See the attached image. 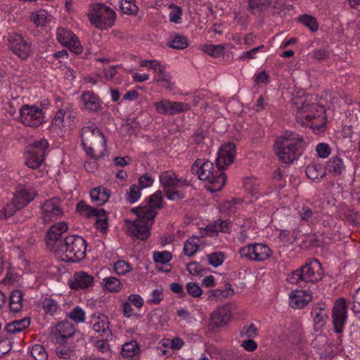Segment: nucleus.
Segmentation results:
<instances>
[{"label": "nucleus", "mask_w": 360, "mask_h": 360, "mask_svg": "<svg viewBox=\"0 0 360 360\" xmlns=\"http://www.w3.org/2000/svg\"><path fill=\"white\" fill-rule=\"evenodd\" d=\"M49 144L44 139H40L29 144L25 152V163L30 168L37 169L43 162L46 150Z\"/></svg>", "instance_id": "obj_10"}, {"label": "nucleus", "mask_w": 360, "mask_h": 360, "mask_svg": "<svg viewBox=\"0 0 360 360\" xmlns=\"http://www.w3.org/2000/svg\"><path fill=\"white\" fill-rule=\"evenodd\" d=\"M82 145L86 153L94 158L102 156L106 150V139L94 124H90L82 131Z\"/></svg>", "instance_id": "obj_4"}, {"label": "nucleus", "mask_w": 360, "mask_h": 360, "mask_svg": "<svg viewBox=\"0 0 360 360\" xmlns=\"http://www.w3.org/2000/svg\"><path fill=\"white\" fill-rule=\"evenodd\" d=\"M51 18L50 13L44 9H40L31 15V20L37 26H44Z\"/></svg>", "instance_id": "obj_34"}, {"label": "nucleus", "mask_w": 360, "mask_h": 360, "mask_svg": "<svg viewBox=\"0 0 360 360\" xmlns=\"http://www.w3.org/2000/svg\"><path fill=\"white\" fill-rule=\"evenodd\" d=\"M345 168L342 160L338 156L332 157L326 164V169L333 175L342 174L345 171Z\"/></svg>", "instance_id": "obj_28"}, {"label": "nucleus", "mask_w": 360, "mask_h": 360, "mask_svg": "<svg viewBox=\"0 0 360 360\" xmlns=\"http://www.w3.org/2000/svg\"><path fill=\"white\" fill-rule=\"evenodd\" d=\"M68 226L65 221H60L52 225L47 232L46 240L50 246H54L56 243H63L60 238L62 234L68 231Z\"/></svg>", "instance_id": "obj_25"}, {"label": "nucleus", "mask_w": 360, "mask_h": 360, "mask_svg": "<svg viewBox=\"0 0 360 360\" xmlns=\"http://www.w3.org/2000/svg\"><path fill=\"white\" fill-rule=\"evenodd\" d=\"M175 239V235L173 233H168L160 238L159 243L162 247H165L167 244H170Z\"/></svg>", "instance_id": "obj_63"}, {"label": "nucleus", "mask_w": 360, "mask_h": 360, "mask_svg": "<svg viewBox=\"0 0 360 360\" xmlns=\"http://www.w3.org/2000/svg\"><path fill=\"white\" fill-rule=\"evenodd\" d=\"M56 38L59 43L69 48V49L76 54L81 53L82 47L78 38L72 32L65 28H58L56 32Z\"/></svg>", "instance_id": "obj_16"}, {"label": "nucleus", "mask_w": 360, "mask_h": 360, "mask_svg": "<svg viewBox=\"0 0 360 360\" xmlns=\"http://www.w3.org/2000/svg\"><path fill=\"white\" fill-rule=\"evenodd\" d=\"M165 67L159 63V83L167 90L172 91L174 86V82L172 81L171 75L165 70Z\"/></svg>", "instance_id": "obj_33"}, {"label": "nucleus", "mask_w": 360, "mask_h": 360, "mask_svg": "<svg viewBox=\"0 0 360 360\" xmlns=\"http://www.w3.org/2000/svg\"><path fill=\"white\" fill-rule=\"evenodd\" d=\"M9 307L13 311H19L22 307V294L21 291L15 290L11 292L9 300Z\"/></svg>", "instance_id": "obj_35"}, {"label": "nucleus", "mask_w": 360, "mask_h": 360, "mask_svg": "<svg viewBox=\"0 0 360 360\" xmlns=\"http://www.w3.org/2000/svg\"><path fill=\"white\" fill-rule=\"evenodd\" d=\"M304 148L303 137L291 131H285L274 143L276 153L282 162L288 165L297 160Z\"/></svg>", "instance_id": "obj_3"}, {"label": "nucleus", "mask_w": 360, "mask_h": 360, "mask_svg": "<svg viewBox=\"0 0 360 360\" xmlns=\"http://www.w3.org/2000/svg\"><path fill=\"white\" fill-rule=\"evenodd\" d=\"M113 269L117 275L124 276L131 271V266L124 260H118L114 264Z\"/></svg>", "instance_id": "obj_49"}, {"label": "nucleus", "mask_w": 360, "mask_h": 360, "mask_svg": "<svg viewBox=\"0 0 360 360\" xmlns=\"http://www.w3.org/2000/svg\"><path fill=\"white\" fill-rule=\"evenodd\" d=\"M234 291L229 285L225 289L210 290L208 292L209 297H214L217 299L227 298L233 295Z\"/></svg>", "instance_id": "obj_45"}, {"label": "nucleus", "mask_w": 360, "mask_h": 360, "mask_svg": "<svg viewBox=\"0 0 360 360\" xmlns=\"http://www.w3.org/2000/svg\"><path fill=\"white\" fill-rule=\"evenodd\" d=\"M37 195L36 186L32 184H25L18 185L13 198L19 207H25Z\"/></svg>", "instance_id": "obj_15"}, {"label": "nucleus", "mask_w": 360, "mask_h": 360, "mask_svg": "<svg viewBox=\"0 0 360 360\" xmlns=\"http://www.w3.org/2000/svg\"><path fill=\"white\" fill-rule=\"evenodd\" d=\"M326 109L323 105L316 103H304L298 108L296 117L297 120L304 123V120L306 121H311L314 120L321 119V123H316L312 122L310 127L316 134L323 132L326 129V116L324 115Z\"/></svg>", "instance_id": "obj_6"}, {"label": "nucleus", "mask_w": 360, "mask_h": 360, "mask_svg": "<svg viewBox=\"0 0 360 360\" xmlns=\"http://www.w3.org/2000/svg\"><path fill=\"white\" fill-rule=\"evenodd\" d=\"M241 257L252 262H263L272 255L271 248L263 243H251L239 249Z\"/></svg>", "instance_id": "obj_12"}, {"label": "nucleus", "mask_w": 360, "mask_h": 360, "mask_svg": "<svg viewBox=\"0 0 360 360\" xmlns=\"http://www.w3.org/2000/svg\"><path fill=\"white\" fill-rule=\"evenodd\" d=\"M207 259L208 263L210 265L217 267L223 263L224 260V255L222 252H214L207 255Z\"/></svg>", "instance_id": "obj_53"}, {"label": "nucleus", "mask_w": 360, "mask_h": 360, "mask_svg": "<svg viewBox=\"0 0 360 360\" xmlns=\"http://www.w3.org/2000/svg\"><path fill=\"white\" fill-rule=\"evenodd\" d=\"M167 44L172 49L181 50L188 47V41L185 36L179 33H174L171 36V40Z\"/></svg>", "instance_id": "obj_31"}, {"label": "nucleus", "mask_w": 360, "mask_h": 360, "mask_svg": "<svg viewBox=\"0 0 360 360\" xmlns=\"http://www.w3.org/2000/svg\"><path fill=\"white\" fill-rule=\"evenodd\" d=\"M127 302L134 305L135 307L140 309L143 305V298L138 294H132L128 297Z\"/></svg>", "instance_id": "obj_59"}, {"label": "nucleus", "mask_w": 360, "mask_h": 360, "mask_svg": "<svg viewBox=\"0 0 360 360\" xmlns=\"http://www.w3.org/2000/svg\"><path fill=\"white\" fill-rule=\"evenodd\" d=\"M323 276V271L321 263L316 259L307 262L300 268L294 270L287 277V281L291 284L303 287V283H315L321 281Z\"/></svg>", "instance_id": "obj_5"}, {"label": "nucleus", "mask_w": 360, "mask_h": 360, "mask_svg": "<svg viewBox=\"0 0 360 360\" xmlns=\"http://www.w3.org/2000/svg\"><path fill=\"white\" fill-rule=\"evenodd\" d=\"M236 155V146L233 143H227L223 145L217 155L215 170L214 164L205 159H197L191 166L192 174L198 175L202 181H207L210 186L207 189L212 192L221 191L226 182L224 169L234 160Z\"/></svg>", "instance_id": "obj_1"}, {"label": "nucleus", "mask_w": 360, "mask_h": 360, "mask_svg": "<svg viewBox=\"0 0 360 360\" xmlns=\"http://www.w3.org/2000/svg\"><path fill=\"white\" fill-rule=\"evenodd\" d=\"M75 333L73 325L68 321H63L56 325L51 330V338L57 343H64Z\"/></svg>", "instance_id": "obj_19"}, {"label": "nucleus", "mask_w": 360, "mask_h": 360, "mask_svg": "<svg viewBox=\"0 0 360 360\" xmlns=\"http://www.w3.org/2000/svg\"><path fill=\"white\" fill-rule=\"evenodd\" d=\"M159 181L162 187V192L167 199L179 200L184 198V195L180 191V188L188 184L186 180L177 179L173 171L168 170L162 172L159 175Z\"/></svg>", "instance_id": "obj_9"}, {"label": "nucleus", "mask_w": 360, "mask_h": 360, "mask_svg": "<svg viewBox=\"0 0 360 360\" xmlns=\"http://www.w3.org/2000/svg\"><path fill=\"white\" fill-rule=\"evenodd\" d=\"M86 247V241L81 236H67L59 248L60 259L68 262H79L85 256Z\"/></svg>", "instance_id": "obj_7"}, {"label": "nucleus", "mask_w": 360, "mask_h": 360, "mask_svg": "<svg viewBox=\"0 0 360 360\" xmlns=\"http://www.w3.org/2000/svg\"><path fill=\"white\" fill-rule=\"evenodd\" d=\"M77 210L79 213L86 217H96L97 216H103L104 214L103 209L93 208L85 203L80 202L77 204Z\"/></svg>", "instance_id": "obj_32"}, {"label": "nucleus", "mask_w": 360, "mask_h": 360, "mask_svg": "<svg viewBox=\"0 0 360 360\" xmlns=\"http://www.w3.org/2000/svg\"><path fill=\"white\" fill-rule=\"evenodd\" d=\"M314 321V329L321 333L328 320L329 309L324 303H318L314 305L311 312Z\"/></svg>", "instance_id": "obj_18"}, {"label": "nucleus", "mask_w": 360, "mask_h": 360, "mask_svg": "<svg viewBox=\"0 0 360 360\" xmlns=\"http://www.w3.org/2000/svg\"><path fill=\"white\" fill-rule=\"evenodd\" d=\"M20 120L26 126L37 127L44 121V112L38 106L24 105L20 108Z\"/></svg>", "instance_id": "obj_13"}, {"label": "nucleus", "mask_w": 360, "mask_h": 360, "mask_svg": "<svg viewBox=\"0 0 360 360\" xmlns=\"http://www.w3.org/2000/svg\"><path fill=\"white\" fill-rule=\"evenodd\" d=\"M103 284L105 289L110 292H120L123 286L120 280L114 276L105 278L103 279Z\"/></svg>", "instance_id": "obj_37"}, {"label": "nucleus", "mask_w": 360, "mask_h": 360, "mask_svg": "<svg viewBox=\"0 0 360 360\" xmlns=\"http://www.w3.org/2000/svg\"><path fill=\"white\" fill-rule=\"evenodd\" d=\"M141 190L137 184H132L125 193V200L129 204L136 202L141 196Z\"/></svg>", "instance_id": "obj_36"}, {"label": "nucleus", "mask_w": 360, "mask_h": 360, "mask_svg": "<svg viewBox=\"0 0 360 360\" xmlns=\"http://www.w3.org/2000/svg\"><path fill=\"white\" fill-rule=\"evenodd\" d=\"M154 181V177L151 176L149 174H145L139 177L138 186L141 189H143L152 186Z\"/></svg>", "instance_id": "obj_56"}, {"label": "nucleus", "mask_w": 360, "mask_h": 360, "mask_svg": "<svg viewBox=\"0 0 360 360\" xmlns=\"http://www.w3.org/2000/svg\"><path fill=\"white\" fill-rule=\"evenodd\" d=\"M316 151L319 158H326L330 153V148L327 143H320L316 147Z\"/></svg>", "instance_id": "obj_57"}, {"label": "nucleus", "mask_w": 360, "mask_h": 360, "mask_svg": "<svg viewBox=\"0 0 360 360\" xmlns=\"http://www.w3.org/2000/svg\"><path fill=\"white\" fill-rule=\"evenodd\" d=\"M90 323L92 329L101 337L108 339L111 336V332L109 329V321L107 316L103 314H94L91 316Z\"/></svg>", "instance_id": "obj_21"}, {"label": "nucleus", "mask_w": 360, "mask_h": 360, "mask_svg": "<svg viewBox=\"0 0 360 360\" xmlns=\"http://www.w3.org/2000/svg\"><path fill=\"white\" fill-rule=\"evenodd\" d=\"M305 173L307 176L313 181L319 179L324 176L323 167L320 165L316 164L309 165L305 169Z\"/></svg>", "instance_id": "obj_40"}, {"label": "nucleus", "mask_w": 360, "mask_h": 360, "mask_svg": "<svg viewBox=\"0 0 360 360\" xmlns=\"http://www.w3.org/2000/svg\"><path fill=\"white\" fill-rule=\"evenodd\" d=\"M273 15L283 17L290 11V6L285 4V0H277L273 6Z\"/></svg>", "instance_id": "obj_48"}, {"label": "nucleus", "mask_w": 360, "mask_h": 360, "mask_svg": "<svg viewBox=\"0 0 360 360\" xmlns=\"http://www.w3.org/2000/svg\"><path fill=\"white\" fill-rule=\"evenodd\" d=\"M169 8L172 9L169 14V20L172 22L180 23L181 20V15L183 11L181 7L176 6L174 4H171Z\"/></svg>", "instance_id": "obj_52"}, {"label": "nucleus", "mask_w": 360, "mask_h": 360, "mask_svg": "<svg viewBox=\"0 0 360 360\" xmlns=\"http://www.w3.org/2000/svg\"><path fill=\"white\" fill-rule=\"evenodd\" d=\"M258 335V330L254 324L244 326L240 331V336L253 338Z\"/></svg>", "instance_id": "obj_55"}, {"label": "nucleus", "mask_w": 360, "mask_h": 360, "mask_svg": "<svg viewBox=\"0 0 360 360\" xmlns=\"http://www.w3.org/2000/svg\"><path fill=\"white\" fill-rule=\"evenodd\" d=\"M88 18L91 25L105 30L114 25L116 14L110 7L102 4H93L89 10Z\"/></svg>", "instance_id": "obj_8"}, {"label": "nucleus", "mask_w": 360, "mask_h": 360, "mask_svg": "<svg viewBox=\"0 0 360 360\" xmlns=\"http://www.w3.org/2000/svg\"><path fill=\"white\" fill-rule=\"evenodd\" d=\"M271 4V0H248L249 11L255 15L260 14L266 11Z\"/></svg>", "instance_id": "obj_30"}, {"label": "nucleus", "mask_w": 360, "mask_h": 360, "mask_svg": "<svg viewBox=\"0 0 360 360\" xmlns=\"http://www.w3.org/2000/svg\"><path fill=\"white\" fill-rule=\"evenodd\" d=\"M85 312L79 307H75L68 313V317L75 323H83L85 321Z\"/></svg>", "instance_id": "obj_51"}, {"label": "nucleus", "mask_w": 360, "mask_h": 360, "mask_svg": "<svg viewBox=\"0 0 360 360\" xmlns=\"http://www.w3.org/2000/svg\"><path fill=\"white\" fill-rule=\"evenodd\" d=\"M333 324L334 330L337 333H341L347 319L346 303L344 299H339L333 309Z\"/></svg>", "instance_id": "obj_17"}, {"label": "nucleus", "mask_w": 360, "mask_h": 360, "mask_svg": "<svg viewBox=\"0 0 360 360\" xmlns=\"http://www.w3.org/2000/svg\"><path fill=\"white\" fill-rule=\"evenodd\" d=\"M198 238H190L184 243V252L188 257H192L198 250L199 245L198 244Z\"/></svg>", "instance_id": "obj_44"}, {"label": "nucleus", "mask_w": 360, "mask_h": 360, "mask_svg": "<svg viewBox=\"0 0 360 360\" xmlns=\"http://www.w3.org/2000/svg\"><path fill=\"white\" fill-rule=\"evenodd\" d=\"M94 282V278L92 275L80 271L74 274L69 281V285L74 290H86L93 286Z\"/></svg>", "instance_id": "obj_22"}, {"label": "nucleus", "mask_w": 360, "mask_h": 360, "mask_svg": "<svg viewBox=\"0 0 360 360\" xmlns=\"http://www.w3.org/2000/svg\"><path fill=\"white\" fill-rule=\"evenodd\" d=\"M231 319L230 307L227 305L218 307L212 314L211 319L217 326L226 324Z\"/></svg>", "instance_id": "obj_26"}, {"label": "nucleus", "mask_w": 360, "mask_h": 360, "mask_svg": "<svg viewBox=\"0 0 360 360\" xmlns=\"http://www.w3.org/2000/svg\"><path fill=\"white\" fill-rule=\"evenodd\" d=\"M187 270L193 275H201L203 268L199 263L193 262L188 264Z\"/></svg>", "instance_id": "obj_60"}, {"label": "nucleus", "mask_w": 360, "mask_h": 360, "mask_svg": "<svg viewBox=\"0 0 360 360\" xmlns=\"http://www.w3.org/2000/svg\"><path fill=\"white\" fill-rule=\"evenodd\" d=\"M120 9L126 15H136L139 11L135 0H120Z\"/></svg>", "instance_id": "obj_39"}, {"label": "nucleus", "mask_w": 360, "mask_h": 360, "mask_svg": "<svg viewBox=\"0 0 360 360\" xmlns=\"http://www.w3.org/2000/svg\"><path fill=\"white\" fill-rule=\"evenodd\" d=\"M90 197L93 202L102 205L108 200L110 191L103 186H98L90 191Z\"/></svg>", "instance_id": "obj_27"}, {"label": "nucleus", "mask_w": 360, "mask_h": 360, "mask_svg": "<svg viewBox=\"0 0 360 360\" xmlns=\"http://www.w3.org/2000/svg\"><path fill=\"white\" fill-rule=\"evenodd\" d=\"M158 192L150 195L141 206L134 207L131 212L136 215L134 220L124 219L126 233L130 237L139 240L147 239L150 233V227L157 214Z\"/></svg>", "instance_id": "obj_2"}, {"label": "nucleus", "mask_w": 360, "mask_h": 360, "mask_svg": "<svg viewBox=\"0 0 360 360\" xmlns=\"http://www.w3.org/2000/svg\"><path fill=\"white\" fill-rule=\"evenodd\" d=\"M312 300V293L308 290H295L289 297V304L295 309H302Z\"/></svg>", "instance_id": "obj_23"}, {"label": "nucleus", "mask_w": 360, "mask_h": 360, "mask_svg": "<svg viewBox=\"0 0 360 360\" xmlns=\"http://www.w3.org/2000/svg\"><path fill=\"white\" fill-rule=\"evenodd\" d=\"M102 101L94 92L86 91L83 92L79 97L80 108L89 112H98L101 108Z\"/></svg>", "instance_id": "obj_20"}, {"label": "nucleus", "mask_w": 360, "mask_h": 360, "mask_svg": "<svg viewBox=\"0 0 360 360\" xmlns=\"http://www.w3.org/2000/svg\"><path fill=\"white\" fill-rule=\"evenodd\" d=\"M241 345L245 350L248 352H253L257 347V344L256 343V342L252 340L251 338L243 341Z\"/></svg>", "instance_id": "obj_64"}, {"label": "nucleus", "mask_w": 360, "mask_h": 360, "mask_svg": "<svg viewBox=\"0 0 360 360\" xmlns=\"http://www.w3.org/2000/svg\"><path fill=\"white\" fill-rule=\"evenodd\" d=\"M264 48V46H259L258 47L254 48L250 51H245L243 53V55L240 57L241 60L245 59H253L255 58V54L258 52L259 50Z\"/></svg>", "instance_id": "obj_61"}, {"label": "nucleus", "mask_w": 360, "mask_h": 360, "mask_svg": "<svg viewBox=\"0 0 360 360\" xmlns=\"http://www.w3.org/2000/svg\"><path fill=\"white\" fill-rule=\"evenodd\" d=\"M201 49L205 53L212 57H219L224 51V46L222 44H203L201 47Z\"/></svg>", "instance_id": "obj_43"}, {"label": "nucleus", "mask_w": 360, "mask_h": 360, "mask_svg": "<svg viewBox=\"0 0 360 360\" xmlns=\"http://www.w3.org/2000/svg\"><path fill=\"white\" fill-rule=\"evenodd\" d=\"M8 44L11 51L22 60L27 59L31 52L30 44L19 34L8 36Z\"/></svg>", "instance_id": "obj_14"}, {"label": "nucleus", "mask_w": 360, "mask_h": 360, "mask_svg": "<svg viewBox=\"0 0 360 360\" xmlns=\"http://www.w3.org/2000/svg\"><path fill=\"white\" fill-rule=\"evenodd\" d=\"M139 352L138 344L136 341H130L123 345L121 354L122 356L131 358L136 356Z\"/></svg>", "instance_id": "obj_42"}, {"label": "nucleus", "mask_w": 360, "mask_h": 360, "mask_svg": "<svg viewBox=\"0 0 360 360\" xmlns=\"http://www.w3.org/2000/svg\"><path fill=\"white\" fill-rule=\"evenodd\" d=\"M30 325V320L28 317H25L20 320L13 321L8 323L6 330L9 334H15L26 329Z\"/></svg>", "instance_id": "obj_29"}, {"label": "nucleus", "mask_w": 360, "mask_h": 360, "mask_svg": "<svg viewBox=\"0 0 360 360\" xmlns=\"http://www.w3.org/2000/svg\"><path fill=\"white\" fill-rule=\"evenodd\" d=\"M186 290L188 293L193 297H198L202 294L201 288L195 283H188L186 285Z\"/></svg>", "instance_id": "obj_58"}, {"label": "nucleus", "mask_w": 360, "mask_h": 360, "mask_svg": "<svg viewBox=\"0 0 360 360\" xmlns=\"http://www.w3.org/2000/svg\"><path fill=\"white\" fill-rule=\"evenodd\" d=\"M42 307L46 313L51 314L55 313L58 309V303L54 300L49 297H46L43 300Z\"/></svg>", "instance_id": "obj_54"}, {"label": "nucleus", "mask_w": 360, "mask_h": 360, "mask_svg": "<svg viewBox=\"0 0 360 360\" xmlns=\"http://www.w3.org/2000/svg\"><path fill=\"white\" fill-rule=\"evenodd\" d=\"M190 105L188 103L181 102H171L168 100H162L159 102V112L169 115L179 114L188 111Z\"/></svg>", "instance_id": "obj_24"}, {"label": "nucleus", "mask_w": 360, "mask_h": 360, "mask_svg": "<svg viewBox=\"0 0 360 360\" xmlns=\"http://www.w3.org/2000/svg\"><path fill=\"white\" fill-rule=\"evenodd\" d=\"M172 258V252L169 250L159 251V264H166L163 268L159 266V271L169 273L171 271L172 265L168 264Z\"/></svg>", "instance_id": "obj_41"}, {"label": "nucleus", "mask_w": 360, "mask_h": 360, "mask_svg": "<svg viewBox=\"0 0 360 360\" xmlns=\"http://www.w3.org/2000/svg\"><path fill=\"white\" fill-rule=\"evenodd\" d=\"M298 20L303 25L309 27L311 32H316L319 28V24L316 19L311 15L307 14L303 15L300 16Z\"/></svg>", "instance_id": "obj_47"}, {"label": "nucleus", "mask_w": 360, "mask_h": 360, "mask_svg": "<svg viewBox=\"0 0 360 360\" xmlns=\"http://www.w3.org/2000/svg\"><path fill=\"white\" fill-rule=\"evenodd\" d=\"M30 354L35 360H46L48 354L41 345H35L30 349Z\"/></svg>", "instance_id": "obj_50"}, {"label": "nucleus", "mask_w": 360, "mask_h": 360, "mask_svg": "<svg viewBox=\"0 0 360 360\" xmlns=\"http://www.w3.org/2000/svg\"><path fill=\"white\" fill-rule=\"evenodd\" d=\"M23 208L22 207H19L18 204L15 202L14 198L11 202L5 205L4 208L0 210V219H6L10 217L13 216L18 210H20Z\"/></svg>", "instance_id": "obj_38"}, {"label": "nucleus", "mask_w": 360, "mask_h": 360, "mask_svg": "<svg viewBox=\"0 0 360 360\" xmlns=\"http://www.w3.org/2000/svg\"><path fill=\"white\" fill-rule=\"evenodd\" d=\"M166 342L170 343V349L172 351L179 350L184 345V341L179 337Z\"/></svg>", "instance_id": "obj_62"}, {"label": "nucleus", "mask_w": 360, "mask_h": 360, "mask_svg": "<svg viewBox=\"0 0 360 360\" xmlns=\"http://www.w3.org/2000/svg\"><path fill=\"white\" fill-rule=\"evenodd\" d=\"M40 218L45 224H49L60 219L64 211L62 201L58 198L46 200L40 206Z\"/></svg>", "instance_id": "obj_11"}, {"label": "nucleus", "mask_w": 360, "mask_h": 360, "mask_svg": "<svg viewBox=\"0 0 360 360\" xmlns=\"http://www.w3.org/2000/svg\"><path fill=\"white\" fill-rule=\"evenodd\" d=\"M70 113L68 110L63 109L59 110L53 119L52 124L57 127L63 126L68 122V120L70 118Z\"/></svg>", "instance_id": "obj_46"}]
</instances>
